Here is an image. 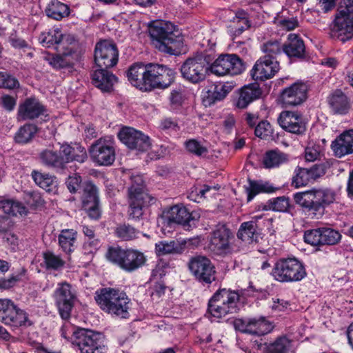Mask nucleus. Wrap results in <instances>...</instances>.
<instances>
[{"label": "nucleus", "instance_id": "473e14b6", "mask_svg": "<svg viewBox=\"0 0 353 353\" xmlns=\"http://www.w3.org/2000/svg\"><path fill=\"white\" fill-rule=\"evenodd\" d=\"M233 89V86L228 83L214 84L209 87L203 98L205 106H211L218 101H221Z\"/></svg>", "mask_w": 353, "mask_h": 353}, {"label": "nucleus", "instance_id": "4c0bfd02", "mask_svg": "<svg viewBox=\"0 0 353 353\" xmlns=\"http://www.w3.org/2000/svg\"><path fill=\"white\" fill-rule=\"evenodd\" d=\"M248 186L245 187L248 201H252L259 193H272L278 188H274L269 182L248 179Z\"/></svg>", "mask_w": 353, "mask_h": 353}, {"label": "nucleus", "instance_id": "f704fd0d", "mask_svg": "<svg viewBox=\"0 0 353 353\" xmlns=\"http://www.w3.org/2000/svg\"><path fill=\"white\" fill-rule=\"evenodd\" d=\"M261 90L257 84H250L243 87L239 90V97L235 102V105L241 109H244L254 100L260 98Z\"/></svg>", "mask_w": 353, "mask_h": 353}, {"label": "nucleus", "instance_id": "bb28decb", "mask_svg": "<svg viewBox=\"0 0 353 353\" xmlns=\"http://www.w3.org/2000/svg\"><path fill=\"white\" fill-rule=\"evenodd\" d=\"M107 69L99 68L91 74L92 84L104 92H111L117 81V77Z\"/></svg>", "mask_w": 353, "mask_h": 353}, {"label": "nucleus", "instance_id": "7ed1b4c3", "mask_svg": "<svg viewBox=\"0 0 353 353\" xmlns=\"http://www.w3.org/2000/svg\"><path fill=\"white\" fill-rule=\"evenodd\" d=\"M94 299L105 312L122 319L129 317L130 300L123 291L112 288H101L96 292Z\"/></svg>", "mask_w": 353, "mask_h": 353}, {"label": "nucleus", "instance_id": "e433bc0d", "mask_svg": "<svg viewBox=\"0 0 353 353\" xmlns=\"http://www.w3.org/2000/svg\"><path fill=\"white\" fill-rule=\"evenodd\" d=\"M328 103L334 114H345L350 108L347 96L340 90L333 92L328 97Z\"/></svg>", "mask_w": 353, "mask_h": 353}, {"label": "nucleus", "instance_id": "a18cd8bd", "mask_svg": "<svg viewBox=\"0 0 353 353\" xmlns=\"http://www.w3.org/2000/svg\"><path fill=\"white\" fill-rule=\"evenodd\" d=\"M37 127L33 124H25L16 132L14 139L16 143L26 144L30 142L37 132Z\"/></svg>", "mask_w": 353, "mask_h": 353}, {"label": "nucleus", "instance_id": "37998d69", "mask_svg": "<svg viewBox=\"0 0 353 353\" xmlns=\"http://www.w3.org/2000/svg\"><path fill=\"white\" fill-rule=\"evenodd\" d=\"M46 15L55 20H60L69 14L68 6L58 0H52L45 10Z\"/></svg>", "mask_w": 353, "mask_h": 353}, {"label": "nucleus", "instance_id": "c756f323", "mask_svg": "<svg viewBox=\"0 0 353 353\" xmlns=\"http://www.w3.org/2000/svg\"><path fill=\"white\" fill-rule=\"evenodd\" d=\"M147 64L136 63L132 65L126 72L128 80L137 88L146 92Z\"/></svg>", "mask_w": 353, "mask_h": 353}, {"label": "nucleus", "instance_id": "052dcab7", "mask_svg": "<svg viewBox=\"0 0 353 353\" xmlns=\"http://www.w3.org/2000/svg\"><path fill=\"white\" fill-rule=\"evenodd\" d=\"M311 180L307 168H299L296 170V175L293 176L292 184L299 188L306 185Z\"/></svg>", "mask_w": 353, "mask_h": 353}, {"label": "nucleus", "instance_id": "f257e3e1", "mask_svg": "<svg viewBox=\"0 0 353 353\" xmlns=\"http://www.w3.org/2000/svg\"><path fill=\"white\" fill-rule=\"evenodd\" d=\"M153 45L159 51L178 54L183 47V37L179 30L170 21H153L149 26Z\"/></svg>", "mask_w": 353, "mask_h": 353}, {"label": "nucleus", "instance_id": "4d7b16f0", "mask_svg": "<svg viewBox=\"0 0 353 353\" xmlns=\"http://www.w3.org/2000/svg\"><path fill=\"white\" fill-rule=\"evenodd\" d=\"M43 260L47 270H59L65 265L64 260L60 256L50 251L43 253Z\"/></svg>", "mask_w": 353, "mask_h": 353}, {"label": "nucleus", "instance_id": "b1692460", "mask_svg": "<svg viewBox=\"0 0 353 353\" xmlns=\"http://www.w3.org/2000/svg\"><path fill=\"white\" fill-rule=\"evenodd\" d=\"M331 148L335 157L341 158L353 153V129L346 130L332 142Z\"/></svg>", "mask_w": 353, "mask_h": 353}, {"label": "nucleus", "instance_id": "f8f14e48", "mask_svg": "<svg viewBox=\"0 0 353 353\" xmlns=\"http://www.w3.org/2000/svg\"><path fill=\"white\" fill-rule=\"evenodd\" d=\"M245 70L241 59L236 54H222L211 63V72L216 76L238 75Z\"/></svg>", "mask_w": 353, "mask_h": 353}, {"label": "nucleus", "instance_id": "cd10ccee", "mask_svg": "<svg viewBox=\"0 0 353 353\" xmlns=\"http://www.w3.org/2000/svg\"><path fill=\"white\" fill-rule=\"evenodd\" d=\"M259 216L254 217L251 221L243 222L237 232V237L245 243L258 242L261 236V229L258 225Z\"/></svg>", "mask_w": 353, "mask_h": 353}, {"label": "nucleus", "instance_id": "5701e85b", "mask_svg": "<svg viewBox=\"0 0 353 353\" xmlns=\"http://www.w3.org/2000/svg\"><path fill=\"white\" fill-rule=\"evenodd\" d=\"M278 121L283 129L291 133L302 134L305 130V125L302 121L301 115L296 112H282Z\"/></svg>", "mask_w": 353, "mask_h": 353}, {"label": "nucleus", "instance_id": "8fccbe9b", "mask_svg": "<svg viewBox=\"0 0 353 353\" xmlns=\"http://www.w3.org/2000/svg\"><path fill=\"white\" fill-rule=\"evenodd\" d=\"M248 334L252 335L262 336L268 333L270 330V325L264 318L248 319Z\"/></svg>", "mask_w": 353, "mask_h": 353}, {"label": "nucleus", "instance_id": "ddd939ff", "mask_svg": "<svg viewBox=\"0 0 353 353\" xmlns=\"http://www.w3.org/2000/svg\"><path fill=\"white\" fill-rule=\"evenodd\" d=\"M156 201L145 188L131 185L128 188V215L131 219H138L143 215V210Z\"/></svg>", "mask_w": 353, "mask_h": 353}, {"label": "nucleus", "instance_id": "9d476101", "mask_svg": "<svg viewBox=\"0 0 353 353\" xmlns=\"http://www.w3.org/2000/svg\"><path fill=\"white\" fill-rule=\"evenodd\" d=\"M233 238L232 231L224 223H219L210 233L208 248L216 255H226L232 252L230 240Z\"/></svg>", "mask_w": 353, "mask_h": 353}, {"label": "nucleus", "instance_id": "0e129e2a", "mask_svg": "<svg viewBox=\"0 0 353 353\" xmlns=\"http://www.w3.org/2000/svg\"><path fill=\"white\" fill-rule=\"evenodd\" d=\"M81 176L74 174L72 176H69L66 181L65 185L70 193H77L81 188Z\"/></svg>", "mask_w": 353, "mask_h": 353}, {"label": "nucleus", "instance_id": "f03ea898", "mask_svg": "<svg viewBox=\"0 0 353 353\" xmlns=\"http://www.w3.org/2000/svg\"><path fill=\"white\" fill-rule=\"evenodd\" d=\"M335 192L327 188H312L294 195L296 204L304 209L312 219H321L325 209L335 201Z\"/></svg>", "mask_w": 353, "mask_h": 353}, {"label": "nucleus", "instance_id": "a878e982", "mask_svg": "<svg viewBox=\"0 0 353 353\" xmlns=\"http://www.w3.org/2000/svg\"><path fill=\"white\" fill-rule=\"evenodd\" d=\"M39 158L42 165L56 172H63L66 168L61 150L57 152L50 148L44 149L39 153Z\"/></svg>", "mask_w": 353, "mask_h": 353}, {"label": "nucleus", "instance_id": "423d86ee", "mask_svg": "<svg viewBox=\"0 0 353 353\" xmlns=\"http://www.w3.org/2000/svg\"><path fill=\"white\" fill-rule=\"evenodd\" d=\"M73 344L81 353H105L107 347L103 334L88 329L79 328L72 332Z\"/></svg>", "mask_w": 353, "mask_h": 353}, {"label": "nucleus", "instance_id": "ea45409f", "mask_svg": "<svg viewBox=\"0 0 353 353\" xmlns=\"http://www.w3.org/2000/svg\"><path fill=\"white\" fill-rule=\"evenodd\" d=\"M221 299L228 307L231 314L236 313L238 310V302L240 301L239 291L232 290L227 288L219 289L216 292Z\"/></svg>", "mask_w": 353, "mask_h": 353}, {"label": "nucleus", "instance_id": "338daca9", "mask_svg": "<svg viewBox=\"0 0 353 353\" xmlns=\"http://www.w3.org/2000/svg\"><path fill=\"white\" fill-rule=\"evenodd\" d=\"M10 45L17 49H24L30 48L26 41L20 37L16 32H12L8 37Z\"/></svg>", "mask_w": 353, "mask_h": 353}, {"label": "nucleus", "instance_id": "5fc2aeb1", "mask_svg": "<svg viewBox=\"0 0 353 353\" xmlns=\"http://www.w3.org/2000/svg\"><path fill=\"white\" fill-rule=\"evenodd\" d=\"M61 32L59 29H52L47 32H43L39 37V41L46 48L53 47L55 48L57 43L61 37Z\"/></svg>", "mask_w": 353, "mask_h": 353}, {"label": "nucleus", "instance_id": "680f3d73", "mask_svg": "<svg viewBox=\"0 0 353 353\" xmlns=\"http://www.w3.org/2000/svg\"><path fill=\"white\" fill-rule=\"evenodd\" d=\"M19 87V81L13 76L0 72V88L13 90Z\"/></svg>", "mask_w": 353, "mask_h": 353}, {"label": "nucleus", "instance_id": "39448f33", "mask_svg": "<svg viewBox=\"0 0 353 353\" xmlns=\"http://www.w3.org/2000/svg\"><path fill=\"white\" fill-rule=\"evenodd\" d=\"M214 59V55L208 52L197 53L188 57L180 68L182 77L192 83L203 81L208 72H211V63Z\"/></svg>", "mask_w": 353, "mask_h": 353}, {"label": "nucleus", "instance_id": "69168bd1", "mask_svg": "<svg viewBox=\"0 0 353 353\" xmlns=\"http://www.w3.org/2000/svg\"><path fill=\"white\" fill-rule=\"evenodd\" d=\"M159 128L164 131L174 132H177L180 129L177 120L171 117L163 119L160 122Z\"/></svg>", "mask_w": 353, "mask_h": 353}, {"label": "nucleus", "instance_id": "c03bdc74", "mask_svg": "<svg viewBox=\"0 0 353 353\" xmlns=\"http://www.w3.org/2000/svg\"><path fill=\"white\" fill-rule=\"evenodd\" d=\"M288 161V155L279 150H270L265 153L263 158V165L266 168L279 167Z\"/></svg>", "mask_w": 353, "mask_h": 353}, {"label": "nucleus", "instance_id": "0eeeda50", "mask_svg": "<svg viewBox=\"0 0 353 353\" xmlns=\"http://www.w3.org/2000/svg\"><path fill=\"white\" fill-rule=\"evenodd\" d=\"M272 275L280 282H296L301 281L306 275L304 265L295 258L282 259L274 265Z\"/></svg>", "mask_w": 353, "mask_h": 353}, {"label": "nucleus", "instance_id": "c9c22d12", "mask_svg": "<svg viewBox=\"0 0 353 353\" xmlns=\"http://www.w3.org/2000/svg\"><path fill=\"white\" fill-rule=\"evenodd\" d=\"M185 241H161L155 244V253L158 256L182 253L185 248Z\"/></svg>", "mask_w": 353, "mask_h": 353}, {"label": "nucleus", "instance_id": "393cba45", "mask_svg": "<svg viewBox=\"0 0 353 353\" xmlns=\"http://www.w3.org/2000/svg\"><path fill=\"white\" fill-rule=\"evenodd\" d=\"M45 107L34 98L26 99L18 108V118L21 120L34 119L43 114Z\"/></svg>", "mask_w": 353, "mask_h": 353}, {"label": "nucleus", "instance_id": "7c9ffc66", "mask_svg": "<svg viewBox=\"0 0 353 353\" xmlns=\"http://www.w3.org/2000/svg\"><path fill=\"white\" fill-rule=\"evenodd\" d=\"M60 149L65 161V168L70 162L77 161L83 163L88 158L85 148L77 143L71 144L63 143Z\"/></svg>", "mask_w": 353, "mask_h": 353}, {"label": "nucleus", "instance_id": "13d9d810", "mask_svg": "<svg viewBox=\"0 0 353 353\" xmlns=\"http://www.w3.org/2000/svg\"><path fill=\"white\" fill-rule=\"evenodd\" d=\"M185 92L184 87L182 86H178L171 90L169 101L172 108H178L182 105L185 100Z\"/></svg>", "mask_w": 353, "mask_h": 353}, {"label": "nucleus", "instance_id": "09e8293b", "mask_svg": "<svg viewBox=\"0 0 353 353\" xmlns=\"http://www.w3.org/2000/svg\"><path fill=\"white\" fill-rule=\"evenodd\" d=\"M290 208V199L285 196L270 199L262 207L265 211L272 210L275 212H285Z\"/></svg>", "mask_w": 353, "mask_h": 353}, {"label": "nucleus", "instance_id": "58836bf2", "mask_svg": "<svg viewBox=\"0 0 353 353\" xmlns=\"http://www.w3.org/2000/svg\"><path fill=\"white\" fill-rule=\"evenodd\" d=\"M77 233L73 229H65L60 232L58 236L59 245L63 252L70 254L76 248Z\"/></svg>", "mask_w": 353, "mask_h": 353}, {"label": "nucleus", "instance_id": "3c124183", "mask_svg": "<svg viewBox=\"0 0 353 353\" xmlns=\"http://www.w3.org/2000/svg\"><path fill=\"white\" fill-rule=\"evenodd\" d=\"M32 177L37 185L50 192L54 185V177L49 174L42 173L36 170L32 172Z\"/></svg>", "mask_w": 353, "mask_h": 353}, {"label": "nucleus", "instance_id": "412c9836", "mask_svg": "<svg viewBox=\"0 0 353 353\" xmlns=\"http://www.w3.org/2000/svg\"><path fill=\"white\" fill-rule=\"evenodd\" d=\"M332 31L336 32L343 41L350 39L353 37V14L339 8L333 22Z\"/></svg>", "mask_w": 353, "mask_h": 353}, {"label": "nucleus", "instance_id": "6e6d98bb", "mask_svg": "<svg viewBox=\"0 0 353 353\" xmlns=\"http://www.w3.org/2000/svg\"><path fill=\"white\" fill-rule=\"evenodd\" d=\"M26 270L24 268H20L17 271L13 272L8 279H0V289L8 290L22 281L25 277Z\"/></svg>", "mask_w": 353, "mask_h": 353}, {"label": "nucleus", "instance_id": "6e6552de", "mask_svg": "<svg viewBox=\"0 0 353 353\" xmlns=\"http://www.w3.org/2000/svg\"><path fill=\"white\" fill-rule=\"evenodd\" d=\"M146 71V92L169 88L174 83L176 74L174 70L158 63L147 64Z\"/></svg>", "mask_w": 353, "mask_h": 353}, {"label": "nucleus", "instance_id": "72a5a7b5", "mask_svg": "<svg viewBox=\"0 0 353 353\" xmlns=\"http://www.w3.org/2000/svg\"><path fill=\"white\" fill-rule=\"evenodd\" d=\"M81 59L79 52H72L67 53H59L52 55L48 58V62L55 69H63L72 68Z\"/></svg>", "mask_w": 353, "mask_h": 353}, {"label": "nucleus", "instance_id": "2f4dec72", "mask_svg": "<svg viewBox=\"0 0 353 353\" xmlns=\"http://www.w3.org/2000/svg\"><path fill=\"white\" fill-rule=\"evenodd\" d=\"M169 220L182 225L186 230L196 227L197 219L185 207L175 205L171 208Z\"/></svg>", "mask_w": 353, "mask_h": 353}, {"label": "nucleus", "instance_id": "9b49d317", "mask_svg": "<svg viewBox=\"0 0 353 353\" xmlns=\"http://www.w3.org/2000/svg\"><path fill=\"white\" fill-rule=\"evenodd\" d=\"M89 153L94 162L99 165H111L115 160L114 142L112 137L100 138L93 143Z\"/></svg>", "mask_w": 353, "mask_h": 353}, {"label": "nucleus", "instance_id": "e2e57ef3", "mask_svg": "<svg viewBox=\"0 0 353 353\" xmlns=\"http://www.w3.org/2000/svg\"><path fill=\"white\" fill-rule=\"evenodd\" d=\"M254 134L256 137L261 139H267L272 136V128L268 121H260L255 127Z\"/></svg>", "mask_w": 353, "mask_h": 353}, {"label": "nucleus", "instance_id": "49530a36", "mask_svg": "<svg viewBox=\"0 0 353 353\" xmlns=\"http://www.w3.org/2000/svg\"><path fill=\"white\" fill-rule=\"evenodd\" d=\"M292 347V341L283 336L278 337L274 342L270 343L264 353H289Z\"/></svg>", "mask_w": 353, "mask_h": 353}, {"label": "nucleus", "instance_id": "603ef678", "mask_svg": "<svg viewBox=\"0 0 353 353\" xmlns=\"http://www.w3.org/2000/svg\"><path fill=\"white\" fill-rule=\"evenodd\" d=\"M54 49L59 53L79 52L75 49V39L74 37L70 34H63L62 33L61 37L57 43Z\"/></svg>", "mask_w": 353, "mask_h": 353}, {"label": "nucleus", "instance_id": "c85d7f7f", "mask_svg": "<svg viewBox=\"0 0 353 353\" xmlns=\"http://www.w3.org/2000/svg\"><path fill=\"white\" fill-rule=\"evenodd\" d=\"M283 51L290 59H304L305 46L303 39L296 34H290L287 41L283 45Z\"/></svg>", "mask_w": 353, "mask_h": 353}, {"label": "nucleus", "instance_id": "4be33fe9", "mask_svg": "<svg viewBox=\"0 0 353 353\" xmlns=\"http://www.w3.org/2000/svg\"><path fill=\"white\" fill-rule=\"evenodd\" d=\"M307 92V88L305 83L296 82L282 91L281 100L286 106H296L305 101Z\"/></svg>", "mask_w": 353, "mask_h": 353}, {"label": "nucleus", "instance_id": "a19ab883", "mask_svg": "<svg viewBox=\"0 0 353 353\" xmlns=\"http://www.w3.org/2000/svg\"><path fill=\"white\" fill-rule=\"evenodd\" d=\"M208 312L211 316L217 319L223 318L231 314L216 292L213 294L208 301Z\"/></svg>", "mask_w": 353, "mask_h": 353}, {"label": "nucleus", "instance_id": "de8ad7c7", "mask_svg": "<svg viewBox=\"0 0 353 353\" xmlns=\"http://www.w3.org/2000/svg\"><path fill=\"white\" fill-rule=\"evenodd\" d=\"M139 230L129 224L117 225L114 228L115 236L125 241H132L138 237Z\"/></svg>", "mask_w": 353, "mask_h": 353}, {"label": "nucleus", "instance_id": "aec40b11", "mask_svg": "<svg viewBox=\"0 0 353 353\" xmlns=\"http://www.w3.org/2000/svg\"><path fill=\"white\" fill-rule=\"evenodd\" d=\"M83 208L92 219H99L101 215L99 207L98 190L92 183L88 182L83 187L81 196Z\"/></svg>", "mask_w": 353, "mask_h": 353}, {"label": "nucleus", "instance_id": "dca6fc26", "mask_svg": "<svg viewBox=\"0 0 353 353\" xmlns=\"http://www.w3.org/2000/svg\"><path fill=\"white\" fill-rule=\"evenodd\" d=\"M118 137L128 148L141 152L147 151L152 145L148 135L131 127H123L118 133Z\"/></svg>", "mask_w": 353, "mask_h": 353}, {"label": "nucleus", "instance_id": "20e7f679", "mask_svg": "<svg viewBox=\"0 0 353 353\" xmlns=\"http://www.w3.org/2000/svg\"><path fill=\"white\" fill-rule=\"evenodd\" d=\"M105 259L127 272H132L143 267L146 261V256L142 252L132 248L123 249L119 246L109 247Z\"/></svg>", "mask_w": 353, "mask_h": 353}, {"label": "nucleus", "instance_id": "4468645a", "mask_svg": "<svg viewBox=\"0 0 353 353\" xmlns=\"http://www.w3.org/2000/svg\"><path fill=\"white\" fill-rule=\"evenodd\" d=\"M341 238L338 230L327 227L306 230L304 233L305 242L316 247L335 245L341 241Z\"/></svg>", "mask_w": 353, "mask_h": 353}, {"label": "nucleus", "instance_id": "2eb2a0df", "mask_svg": "<svg viewBox=\"0 0 353 353\" xmlns=\"http://www.w3.org/2000/svg\"><path fill=\"white\" fill-rule=\"evenodd\" d=\"M27 313L10 299H0V321L13 327L26 325Z\"/></svg>", "mask_w": 353, "mask_h": 353}, {"label": "nucleus", "instance_id": "1a4fd4ad", "mask_svg": "<svg viewBox=\"0 0 353 353\" xmlns=\"http://www.w3.org/2000/svg\"><path fill=\"white\" fill-rule=\"evenodd\" d=\"M53 299L63 319H68L77 299L76 291L66 281L57 283L53 293Z\"/></svg>", "mask_w": 353, "mask_h": 353}, {"label": "nucleus", "instance_id": "774afa93", "mask_svg": "<svg viewBox=\"0 0 353 353\" xmlns=\"http://www.w3.org/2000/svg\"><path fill=\"white\" fill-rule=\"evenodd\" d=\"M277 25L284 30L290 31L298 27L299 21L296 18H288L279 19L277 21Z\"/></svg>", "mask_w": 353, "mask_h": 353}, {"label": "nucleus", "instance_id": "a211bd4d", "mask_svg": "<svg viewBox=\"0 0 353 353\" xmlns=\"http://www.w3.org/2000/svg\"><path fill=\"white\" fill-rule=\"evenodd\" d=\"M190 272L196 279L206 284L215 281V269L211 261L204 256L192 257L188 263Z\"/></svg>", "mask_w": 353, "mask_h": 353}, {"label": "nucleus", "instance_id": "864d4df0", "mask_svg": "<svg viewBox=\"0 0 353 353\" xmlns=\"http://www.w3.org/2000/svg\"><path fill=\"white\" fill-rule=\"evenodd\" d=\"M261 50L265 54L263 57L277 59L283 51V46L277 40H270L261 46Z\"/></svg>", "mask_w": 353, "mask_h": 353}, {"label": "nucleus", "instance_id": "6ab92c4d", "mask_svg": "<svg viewBox=\"0 0 353 353\" xmlns=\"http://www.w3.org/2000/svg\"><path fill=\"white\" fill-rule=\"evenodd\" d=\"M280 70L277 59L261 57L254 63L251 76L256 81H264L273 78Z\"/></svg>", "mask_w": 353, "mask_h": 353}, {"label": "nucleus", "instance_id": "f3484780", "mask_svg": "<svg viewBox=\"0 0 353 353\" xmlns=\"http://www.w3.org/2000/svg\"><path fill=\"white\" fill-rule=\"evenodd\" d=\"M119 51L117 46L104 40L98 42L94 49V61L97 67L110 68L117 65Z\"/></svg>", "mask_w": 353, "mask_h": 353}, {"label": "nucleus", "instance_id": "bf43d9fd", "mask_svg": "<svg viewBox=\"0 0 353 353\" xmlns=\"http://www.w3.org/2000/svg\"><path fill=\"white\" fill-rule=\"evenodd\" d=\"M185 147L190 153L196 157L205 156L208 152V148L196 139L186 141L185 142Z\"/></svg>", "mask_w": 353, "mask_h": 353}, {"label": "nucleus", "instance_id": "79ce46f5", "mask_svg": "<svg viewBox=\"0 0 353 353\" xmlns=\"http://www.w3.org/2000/svg\"><path fill=\"white\" fill-rule=\"evenodd\" d=\"M232 22V28L234 30L233 34L235 36L240 35L244 30L251 26L248 14L242 9H239L235 12V16Z\"/></svg>", "mask_w": 353, "mask_h": 353}]
</instances>
